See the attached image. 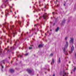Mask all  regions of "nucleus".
Instances as JSON below:
<instances>
[{"label":"nucleus","mask_w":76,"mask_h":76,"mask_svg":"<svg viewBox=\"0 0 76 76\" xmlns=\"http://www.w3.org/2000/svg\"><path fill=\"white\" fill-rule=\"evenodd\" d=\"M58 64L60 63V58H59V61L58 62Z\"/></svg>","instance_id":"17"},{"label":"nucleus","mask_w":76,"mask_h":76,"mask_svg":"<svg viewBox=\"0 0 76 76\" xmlns=\"http://www.w3.org/2000/svg\"><path fill=\"white\" fill-rule=\"evenodd\" d=\"M68 44V42H67V41H66V43L65 45V48H63V50L64 52L66 55H67H67H68V53H67V52L66 51V48H67L68 45H69V44Z\"/></svg>","instance_id":"1"},{"label":"nucleus","mask_w":76,"mask_h":76,"mask_svg":"<svg viewBox=\"0 0 76 76\" xmlns=\"http://www.w3.org/2000/svg\"><path fill=\"white\" fill-rule=\"evenodd\" d=\"M38 24H35L34 25V26H38Z\"/></svg>","instance_id":"22"},{"label":"nucleus","mask_w":76,"mask_h":76,"mask_svg":"<svg viewBox=\"0 0 76 76\" xmlns=\"http://www.w3.org/2000/svg\"><path fill=\"white\" fill-rule=\"evenodd\" d=\"M53 76H55V75L54 74L53 75Z\"/></svg>","instance_id":"37"},{"label":"nucleus","mask_w":76,"mask_h":76,"mask_svg":"<svg viewBox=\"0 0 76 76\" xmlns=\"http://www.w3.org/2000/svg\"><path fill=\"white\" fill-rule=\"evenodd\" d=\"M74 50V47H73V46H72L71 47V51H69V53L70 54H71V53H73V51Z\"/></svg>","instance_id":"6"},{"label":"nucleus","mask_w":76,"mask_h":76,"mask_svg":"<svg viewBox=\"0 0 76 76\" xmlns=\"http://www.w3.org/2000/svg\"><path fill=\"white\" fill-rule=\"evenodd\" d=\"M7 44L6 43H5V45H6Z\"/></svg>","instance_id":"43"},{"label":"nucleus","mask_w":76,"mask_h":76,"mask_svg":"<svg viewBox=\"0 0 76 76\" xmlns=\"http://www.w3.org/2000/svg\"><path fill=\"white\" fill-rule=\"evenodd\" d=\"M28 53H26V54H25V56H28Z\"/></svg>","instance_id":"27"},{"label":"nucleus","mask_w":76,"mask_h":76,"mask_svg":"<svg viewBox=\"0 0 76 76\" xmlns=\"http://www.w3.org/2000/svg\"><path fill=\"white\" fill-rule=\"evenodd\" d=\"M9 58H10V57H9Z\"/></svg>","instance_id":"47"},{"label":"nucleus","mask_w":76,"mask_h":76,"mask_svg":"<svg viewBox=\"0 0 76 76\" xmlns=\"http://www.w3.org/2000/svg\"><path fill=\"white\" fill-rule=\"evenodd\" d=\"M18 23H20V26H21L20 25V23H21V21H19V22H18Z\"/></svg>","instance_id":"26"},{"label":"nucleus","mask_w":76,"mask_h":76,"mask_svg":"<svg viewBox=\"0 0 76 76\" xmlns=\"http://www.w3.org/2000/svg\"><path fill=\"white\" fill-rule=\"evenodd\" d=\"M27 71L29 73H30L31 75H34V72H32V71H31V70L29 69H28L27 70Z\"/></svg>","instance_id":"4"},{"label":"nucleus","mask_w":76,"mask_h":76,"mask_svg":"<svg viewBox=\"0 0 76 76\" xmlns=\"http://www.w3.org/2000/svg\"><path fill=\"white\" fill-rule=\"evenodd\" d=\"M45 8H46V6H45Z\"/></svg>","instance_id":"46"},{"label":"nucleus","mask_w":76,"mask_h":76,"mask_svg":"<svg viewBox=\"0 0 76 76\" xmlns=\"http://www.w3.org/2000/svg\"><path fill=\"white\" fill-rule=\"evenodd\" d=\"M10 41V40H9V39H8V41H7V42H9Z\"/></svg>","instance_id":"24"},{"label":"nucleus","mask_w":76,"mask_h":76,"mask_svg":"<svg viewBox=\"0 0 76 76\" xmlns=\"http://www.w3.org/2000/svg\"><path fill=\"white\" fill-rule=\"evenodd\" d=\"M1 63H4H4H5V60H4L2 61L1 62Z\"/></svg>","instance_id":"18"},{"label":"nucleus","mask_w":76,"mask_h":76,"mask_svg":"<svg viewBox=\"0 0 76 76\" xmlns=\"http://www.w3.org/2000/svg\"><path fill=\"white\" fill-rule=\"evenodd\" d=\"M63 76H67L66 75V73L64 71L63 73Z\"/></svg>","instance_id":"10"},{"label":"nucleus","mask_w":76,"mask_h":76,"mask_svg":"<svg viewBox=\"0 0 76 76\" xmlns=\"http://www.w3.org/2000/svg\"><path fill=\"white\" fill-rule=\"evenodd\" d=\"M27 23H29V22H28Z\"/></svg>","instance_id":"53"},{"label":"nucleus","mask_w":76,"mask_h":76,"mask_svg":"<svg viewBox=\"0 0 76 76\" xmlns=\"http://www.w3.org/2000/svg\"><path fill=\"white\" fill-rule=\"evenodd\" d=\"M10 71L11 73L14 72V70H13V69H10Z\"/></svg>","instance_id":"11"},{"label":"nucleus","mask_w":76,"mask_h":76,"mask_svg":"<svg viewBox=\"0 0 76 76\" xmlns=\"http://www.w3.org/2000/svg\"><path fill=\"white\" fill-rule=\"evenodd\" d=\"M9 1V0H6L5 1V4H2L1 6V8H5L6 7V4H7V2ZM10 1H11V0H10Z\"/></svg>","instance_id":"3"},{"label":"nucleus","mask_w":76,"mask_h":76,"mask_svg":"<svg viewBox=\"0 0 76 76\" xmlns=\"http://www.w3.org/2000/svg\"><path fill=\"white\" fill-rule=\"evenodd\" d=\"M65 23V20H64L63 21H62V23L61 24V25H63L64 23Z\"/></svg>","instance_id":"13"},{"label":"nucleus","mask_w":76,"mask_h":76,"mask_svg":"<svg viewBox=\"0 0 76 76\" xmlns=\"http://www.w3.org/2000/svg\"><path fill=\"white\" fill-rule=\"evenodd\" d=\"M36 11H37V12H38V11H37V10Z\"/></svg>","instance_id":"56"},{"label":"nucleus","mask_w":76,"mask_h":76,"mask_svg":"<svg viewBox=\"0 0 76 76\" xmlns=\"http://www.w3.org/2000/svg\"><path fill=\"white\" fill-rule=\"evenodd\" d=\"M13 10H15V9L13 8Z\"/></svg>","instance_id":"40"},{"label":"nucleus","mask_w":76,"mask_h":76,"mask_svg":"<svg viewBox=\"0 0 76 76\" xmlns=\"http://www.w3.org/2000/svg\"><path fill=\"white\" fill-rule=\"evenodd\" d=\"M57 6H58V5H57Z\"/></svg>","instance_id":"63"},{"label":"nucleus","mask_w":76,"mask_h":76,"mask_svg":"<svg viewBox=\"0 0 76 76\" xmlns=\"http://www.w3.org/2000/svg\"><path fill=\"white\" fill-rule=\"evenodd\" d=\"M45 35H46V33H45Z\"/></svg>","instance_id":"60"},{"label":"nucleus","mask_w":76,"mask_h":76,"mask_svg":"<svg viewBox=\"0 0 76 76\" xmlns=\"http://www.w3.org/2000/svg\"><path fill=\"white\" fill-rule=\"evenodd\" d=\"M13 37H15V35H14L13 36Z\"/></svg>","instance_id":"41"},{"label":"nucleus","mask_w":76,"mask_h":76,"mask_svg":"<svg viewBox=\"0 0 76 76\" xmlns=\"http://www.w3.org/2000/svg\"><path fill=\"white\" fill-rule=\"evenodd\" d=\"M9 46H8L7 48H9Z\"/></svg>","instance_id":"54"},{"label":"nucleus","mask_w":76,"mask_h":76,"mask_svg":"<svg viewBox=\"0 0 76 76\" xmlns=\"http://www.w3.org/2000/svg\"><path fill=\"white\" fill-rule=\"evenodd\" d=\"M27 26H28V24H27Z\"/></svg>","instance_id":"42"},{"label":"nucleus","mask_w":76,"mask_h":76,"mask_svg":"<svg viewBox=\"0 0 76 76\" xmlns=\"http://www.w3.org/2000/svg\"><path fill=\"white\" fill-rule=\"evenodd\" d=\"M65 40H67V37H66L65 38Z\"/></svg>","instance_id":"23"},{"label":"nucleus","mask_w":76,"mask_h":76,"mask_svg":"<svg viewBox=\"0 0 76 76\" xmlns=\"http://www.w3.org/2000/svg\"><path fill=\"white\" fill-rule=\"evenodd\" d=\"M58 30H59V28L57 27V28L55 30V31L56 32H58Z\"/></svg>","instance_id":"15"},{"label":"nucleus","mask_w":76,"mask_h":76,"mask_svg":"<svg viewBox=\"0 0 76 76\" xmlns=\"http://www.w3.org/2000/svg\"><path fill=\"white\" fill-rule=\"evenodd\" d=\"M43 17L45 19H47V18H48L47 14L46 13H45L44 15H43Z\"/></svg>","instance_id":"7"},{"label":"nucleus","mask_w":76,"mask_h":76,"mask_svg":"<svg viewBox=\"0 0 76 76\" xmlns=\"http://www.w3.org/2000/svg\"><path fill=\"white\" fill-rule=\"evenodd\" d=\"M32 47H29V50H31V49H32Z\"/></svg>","instance_id":"25"},{"label":"nucleus","mask_w":76,"mask_h":76,"mask_svg":"<svg viewBox=\"0 0 76 76\" xmlns=\"http://www.w3.org/2000/svg\"><path fill=\"white\" fill-rule=\"evenodd\" d=\"M14 48L13 47H10V51L9 50H8L7 51V52H11L13 50H14Z\"/></svg>","instance_id":"9"},{"label":"nucleus","mask_w":76,"mask_h":76,"mask_svg":"<svg viewBox=\"0 0 76 76\" xmlns=\"http://www.w3.org/2000/svg\"><path fill=\"white\" fill-rule=\"evenodd\" d=\"M52 13H53V15H54L55 13H54V12H53Z\"/></svg>","instance_id":"29"},{"label":"nucleus","mask_w":76,"mask_h":76,"mask_svg":"<svg viewBox=\"0 0 76 76\" xmlns=\"http://www.w3.org/2000/svg\"><path fill=\"white\" fill-rule=\"evenodd\" d=\"M56 1H57V0H56Z\"/></svg>","instance_id":"61"},{"label":"nucleus","mask_w":76,"mask_h":76,"mask_svg":"<svg viewBox=\"0 0 76 76\" xmlns=\"http://www.w3.org/2000/svg\"><path fill=\"white\" fill-rule=\"evenodd\" d=\"M53 56V54H50V57H51V56Z\"/></svg>","instance_id":"21"},{"label":"nucleus","mask_w":76,"mask_h":76,"mask_svg":"<svg viewBox=\"0 0 76 76\" xmlns=\"http://www.w3.org/2000/svg\"><path fill=\"white\" fill-rule=\"evenodd\" d=\"M21 35H22V34H21Z\"/></svg>","instance_id":"64"},{"label":"nucleus","mask_w":76,"mask_h":76,"mask_svg":"<svg viewBox=\"0 0 76 76\" xmlns=\"http://www.w3.org/2000/svg\"><path fill=\"white\" fill-rule=\"evenodd\" d=\"M1 14H3V12H2Z\"/></svg>","instance_id":"36"},{"label":"nucleus","mask_w":76,"mask_h":76,"mask_svg":"<svg viewBox=\"0 0 76 76\" xmlns=\"http://www.w3.org/2000/svg\"><path fill=\"white\" fill-rule=\"evenodd\" d=\"M18 32H20V30H18Z\"/></svg>","instance_id":"30"},{"label":"nucleus","mask_w":76,"mask_h":76,"mask_svg":"<svg viewBox=\"0 0 76 76\" xmlns=\"http://www.w3.org/2000/svg\"><path fill=\"white\" fill-rule=\"evenodd\" d=\"M15 18H17V17H15Z\"/></svg>","instance_id":"50"},{"label":"nucleus","mask_w":76,"mask_h":76,"mask_svg":"<svg viewBox=\"0 0 76 76\" xmlns=\"http://www.w3.org/2000/svg\"><path fill=\"white\" fill-rule=\"evenodd\" d=\"M1 17H3V16H1Z\"/></svg>","instance_id":"57"},{"label":"nucleus","mask_w":76,"mask_h":76,"mask_svg":"<svg viewBox=\"0 0 76 76\" xmlns=\"http://www.w3.org/2000/svg\"><path fill=\"white\" fill-rule=\"evenodd\" d=\"M35 34H37V33H35Z\"/></svg>","instance_id":"48"},{"label":"nucleus","mask_w":76,"mask_h":76,"mask_svg":"<svg viewBox=\"0 0 76 76\" xmlns=\"http://www.w3.org/2000/svg\"><path fill=\"white\" fill-rule=\"evenodd\" d=\"M17 41H18V40H17Z\"/></svg>","instance_id":"51"},{"label":"nucleus","mask_w":76,"mask_h":76,"mask_svg":"<svg viewBox=\"0 0 76 76\" xmlns=\"http://www.w3.org/2000/svg\"><path fill=\"white\" fill-rule=\"evenodd\" d=\"M55 25V23H53V25Z\"/></svg>","instance_id":"45"},{"label":"nucleus","mask_w":76,"mask_h":76,"mask_svg":"<svg viewBox=\"0 0 76 76\" xmlns=\"http://www.w3.org/2000/svg\"><path fill=\"white\" fill-rule=\"evenodd\" d=\"M5 50H7V48H6L5 49Z\"/></svg>","instance_id":"44"},{"label":"nucleus","mask_w":76,"mask_h":76,"mask_svg":"<svg viewBox=\"0 0 76 76\" xmlns=\"http://www.w3.org/2000/svg\"><path fill=\"white\" fill-rule=\"evenodd\" d=\"M10 12H11V13H12V11L11 10H10Z\"/></svg>","instance_id":"32"},{"label":"nucleus","mask_w":76,"mask_h":76,"mask_svg":"<svg viewBox=\"0 0 76 76\" xmlns=\"http://www.w3.org/2000/svg\"><path fill=\"white\" fill-rule=\"evenodd\" d=\"M9 10L8 9H7L5 10V16L6 17L7 16V15H9Z\"/></svg>","instance_id":"5"},{"label":"nucleus","mask_w":76,"mask_h":76,"mask_svg":"<svg viewBox=\"0 0 76 76\" xmlns=\"http://www.w3.org/2000/svg\"><path fill=\"white\" fill-rule=\"evenodd\" d=\"M1 70L2 71H3V68H4V66L2 65L1 64Z\"/></svg>","instance_id":"14"},{"label":"nucleus","mask_w":76,"mask_h":76,"mask_svg":"<svg viewBox=\"0 0 76 76\" xmlns=\"http://www.w3.org/2000/svg\"><path fill=\"white\" fill-rule=\"evenodd\" d=\"M52 31V30H50V31Z\"/></svg>","instance_id":"49"},{"label":"nucleus","mask_w":76,"mask_h":76,"mask_svg":"<svg viewBox=\"0 0 76 76\" xmlns=\"http://www.w3.org/2000/svg\"><path fill=\"white\" fill-rule=\"evenodd\" d=\"M39 3H40V1H39Z\"/></svg>","instance_id":"59"},{"label":"nucleus","mask_w":76,"mask_h":76,"mask_svg":"<svg viewBox=\"0 0 76 76\" xmlns=\"http://www.w3.org/2000/svg\"><path fill=\"white\" fill-rule=\"evenodd\" d=\"M18 57H22V56L21 55H18L17 56Z\"/></svg>","instance_id":"20"},{"label":"nucleus","mask_w":76,"mask_h":76,"mask_svg":"<svg viewBox=\"0 0 76 76\" xmlns=\"http://www.w3.org/2000/svg\"><path fill=\"white\" fill-rule=\"evenodd\" d=\"M27 34H28V32H27Z\"/></svg>","instance_id":"58"},{"label":"nucleus","mask_w":76,"mask_h":76,"mask_svg":"<svg viewBox=\"0 0 76 76\" xmlns=\"http://www.w3.org/2000/svg\"><path fill=\"white\" fill-rule=\"evenodd\" d=\"M33 35H32L31 36H30V37H32V36Z\"/></svg>","instance_id":"34"},{"label":"nucleus","mask_w":76,"mask_h":76,"mask_svg":"<svg viewBox=\"0 0 76 76\" xmlns=\"http://www.w3.org/2000/svg\"><path fill=\"white\" fill-rule=\"evenodd\" d=\"M16 43H17V42H16L15 44V45H16Z\"/></svg>","instance_id":"28"},{"label":"nucleus","mask_w":76,"mask_h":76,"mask_svg":"<svg viewBox=\"0 0 76 76\" xmlns=\"http://www.w3.org/2000/svg\"><path fill=\"white\" fill-rule=\"evenodd\" d=\"M15 15H16V12H15Z\"/></svg>","instance_id":"33"},{"label":"nucleus","mask_w":76,"mask_h":76,"mask_svg":"<svg viewBox=\"0 0 76 76\" xmlns=\"http://www.w3.org/2000/svg\"><path fill=\"white\" fill-rule=\"evenodd\" d=\"M48 32H49L48 31V32H47L48 33Z\"/></svg>","instance_id":"55"},{"label":"nucleus","mask_w":76,"mask_h":76,"mask_svg":"<svg viewBox=\"0 0 76 76\" xmlns=\"http://www.w3.org/2000/svg\"><path fill=\"white\" fill-rule=\"evenodd\" d=\"M43 45L42 44H40L39 45V48H41V47H42Z\"/></svg>","instance_id":"12"},{"label":"nucleus","mask_w":76,"mask_h":76,"mask_svg":"<svg viewBox=\"0 0 76 76\" xmlns=\"http://www.w3.org/2000/svg\"><path fill=\"white\" fill-rule=\"evenodd\" d=\"M33 31V29L31 30V31Z\"/></svg>","instance_id":"38"},{"label":"nucleus","mask_w":76,"mask_h":76,"mask_svg":"<svg viewBox=\"0 0 76 76\" xmlns=\"http://www.w3.org/2000/svg\"><path fill=\"white\" fill-rule=\"evenodd\" d=\"M69 63H70V62H69Z\"/></svg>","instance_id":"52"},{"label":"nucleus","mask_w":76,"mask_h":76,"mask_svg":"<svg viewBox=\"0 0 76 76\" xmlns=\"http://www.w3.org/2000/svg\"><path fill=\"white\" fill-rule=\"evenodd\" d=\"M39 11H40L41 10H40L39 9Z\"/></svg>","instance_id":"35"},{"label":"nucleus","mask_w":76,"mask_h":76,"mask_svg":"<svg viewBox=\"0 0 76 76\" xmlns=\"http://www.w3.org/2000/svg\"><path fill=\"white\" fill-rule=\"evenodd\" d=\"M7 30H8V32L9 33V34H8V36L9 37H10V35H14V34H16V33L15 32V31H13V30H12L11 31L12 32H10V29H9V28H7Z\"/></svg>","instance_id":"2"},{"label":"nucleus","mask_w":76,"mask_h":76,"mask_svg":"<svg viewBox=\"0 0 76 76\" xmlns=\"http://www.w3.org/2000/svg\"><path fill=\"white\" fill-rule=\"evenodd\" d=\"M30 33H31V31L30 32Z\"/></svg>","instance_id":"62"},{"label":"nucleus","mask_w":76,"mask_h":76,"mask_svg":"<svg viewBox=\"0 0 76 76\" xmlns=\"http://www.w3.org/2000/svg\"><path fill=\"white\" fill-rule=\"evenodd\" d=\"M13 27H14V26L13 25H12V26H10V28H11V29L12 30V28H13Z\"/></svg>","instance_id":"19"},{"label":"nucleus","mask_w":76,"mask_h":76,"mask_svg":"<svg viewBox=\"0 0 76 76\" xmlns=\"http://www.w3.org/2000/svg\"><path fill=\"white\" fill-rule=\"evenodd\" d=\"M65 5H66V4H64V6H65Z\"/></svg>","instance_id":"39"},{"label":"nucleus","mask_w":76,"mask_h":76,"mask_svg":"<svg viewBox=\"0 0 76 76\" xmlns=\"http://www.w3.org/2000/svg\"><path fill=\"white\" fill-rule=\"evenodd\" d=\"M10 8H12V7H11V6H10Z\"/></svg>","instance_id":"31"},{"label":"nucleus","mask_w":76,"mask_h":76,"mask_svg":"<svg viewBox=\"0 0 76 76\" xmlns=\"http://www.w3.org/2000/svg\"><path fill=\"white\" fill-rule=\"evenodd\" d=\"M69 43L70 44H73V38H71V39L69 41Z\"/></svg>","instance_id":"8"},{"label":"nucleus","mask_w":76,"mask_h":76,"mask_svg":"<svg viewBox=\"0 0 76 76\" xmlns=\"http://www.w3.org/2000/svg\"><path fill=\"white\" fill-rule=\"evenodd\" d=\"M54 59H52V61L51 63V64H54Z\"/></svg>","instance_id":"16"}]
</instances>
